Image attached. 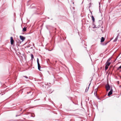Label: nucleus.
Segmentation results:
<instances>
[{"mask_svg":"<svg viewBox=\"0 0 121 121\" xmlns=\"http://www.w3.org/2000/svg\"><path fill=\"white\" fill-rule=\"evenodd\" d=\"M108 68V66H107V65H106L105 68V70H107Z\"/></svg>","mask_w":121,"mask_h":121,"instance_id":"obj_12","label":"nucleus"},{"mask_svg":"<svg viewBox=\"0 0 121 121\" xmlns=\"http://www.w3.org/2000/svg\"><path fill=\"white\" fill-rule=\"evenodd\" d=\"M37 62L38 64L39 63V59L38 58H37Z\"/></svg>","mask_w":121,"mask_h":121,"instance_id":"obj_19","label":"nucleus"},{"mask_svg":"<svg viewBox=\"0 0 121 121\" xmlns=\"http://www.w3.org/2000/svg\"><path fill=\"white\" fill-rule=\"evenodd\" d=\"M26 27H24V28L22 30V31L23 32H24L26 31Z\"/></svg>","mask_w":121,"mask_h":121,"instance_id":"obj_7","label":"nucleus"},{"mask_svg":"<svg viewBox=\"0 0 121 121\" xmlns=\"http://www.w3.org/2000/svg\"><path fill=\"white\" fill-rule=\"evenodd\" d=\"M91 18L93 22H94L95 21V19L94 17L92 15L91 16Z\"/></svg>","mask_w":121,"mask_h":121,"instance_id":"obj_10","label":"nucleus"},{"mask_svg":"<svg viewBox=\"0 0 121 121\" xmlns=\"http://www.w3.org/2000/svg\"><path fill=\"white\" fill-rule=\"evenodd\" d=\"M120 69H121V65L117 68V70H118Z\"/></svg>","mask_w":121,"mask_h":121,"instance_id":"obj_16","label":"nucleus"},{"mask_svg":"<svg viewBox=\"0 0 121 121\" xmlns=\"http://www.w3.org/2000/svg\"><path fill=\"white\" fill-rule=\"evenodd\" d=\"M11 38V43L12 44H13V43L14 42V40L13 39V37H11L10 38Z\"/></svg>","mask_w":121,"mask_h":121,"instance_id":"obj_4","label":"nucleus"},{"mask_svg":"<svg viewBox=\"0 0 121 121\" xmlns=\"http://www.w3.org/2000/svg\"><path fill=\"white\" fill-rule=\"evenodd\" d=\"M110 64L111 63L110 62H106V65L109 66Z\"/></svg>","mask_w":121,"mask_h":121,"instance_id":"obj_9","label":"nucleus"},{"mask_svg":"<svg viewBox=\"0 0 121 121\" xmlns=\"http://www.w3.org/2000/svg\"><path fill=\"white\" fill-rule=\"evenodd\" d=\"M31 57L32 58V60L33 58H34L33 56V54L31 55Z\"/></svg>","mask_w":121,"mask_h":121,"instance_id":"obj_15","label":"nucleus"},{"mask_svg":"<svg viewBox=\"0 0 121 121\" xmlns=\"http://www.w3.org/2000/svg\"><path fill=\"white\" fill-rule=\"evenodd\" d=\"M118 37H117L114 40V42H116V41H117V39H118Z\"/></svg>","mask_w":121,"mask_h":121,"instance_id":"obj_14","label":"nucleus"},{"mask_svg":"<svg viewBox=\"0 0 121 121\" xmlns=\"http://www.w3.org/2000/svg\"><path fill=\"white\" fill-rule=\"evenodd\" d=\"M28 52L29 53L30 52L29 51H28Z\"/></svg>","mask_w":121,"mask_h":121,"instance_id":"obj_21","label":"nucleus"},{"mask_svg":"<svg viewBox=\"0 0 121 121\" xmlns=\"http://www.w3.org/2000/svg\"><path fill=\"white\" fill-rule=\"evenodd\" d=\"M98 89H95V92L97 93V91Z\"/></svg>","mask_w":121,"mask_h":121,"instance_id":"obj_17","label":"nucleus"},{"mask_svg":"<svg viewBox=\"0 0 121 121\" xmlns=\"http://www.w3.org/2000/svg\"><path fill=\"white\" fill-rule=\"evenodd\" d=\"M38 69L39 70H40V68H41V66H40L39 63L38 64Z\"/></svg>","mask_w":121,"mask_h":121,"instance_id":"obj_6","label":"nucleus"},{"mask_svg":"<svg viewBox=\"0 0 121 121\" xmlns=\"http://www.w3.org/2000/svg\"><path fill=\"white\" fill-rule=\"evenodd\" d=\"M105 87L107 91L110 90V87L109 84L106 85Z\"/></svg>","mask_w":121,"mask_h":121,"instance_id":"obj_1","label":"nucleus"},{"mask_svg":"<svg viewBox=\"0 0 121 121\" xmlns=\"http://www.w3.org/2000/svg\"><path fill=\"white\" fill-rule=\"evenodd\" d=\"M94 95L96 96L97 98H98L97 96V93L95 92L94 93Z\"/></svg>","mask_w":121,"mask_h":121,"instance_id":"obj_13","label":"nucleus"},{"mask_svg":"<svg viewBox=\"0 0 121 121\" xmlns=\"http://www.w3.org/2000/svg\"><path fill=\"white\" fill-rule=\"evenodd\" d=\"M24 77H25L26 78H28V77L27 76H24Z\"/></svg>","mask_w":121,"mask_h":121,"instance_id":"obj_20","label":"nucleus"},{"mask_svg":"<svg viewBox=\"0 0 121 121\" xmlns=\"http://www.w3.org/2000/svg\"><path fill=\"white\" fill-rule=\"evenodd\" d=\"M112 89L108 93V96H109L111 95L112 94Z\"/></svg>","mask_w":121,"mask_h":121,"instance_id":"obj_2","label":"nucleus"},{"mask_svg":"<svg viewBox=\"0 0 121 121\" xmlns=\"http://www.w3.org/2000/svg\"><path fill=\"white\" fill-rule=\"evenodd\" d=\"M100 27V25H99L98 26H97L96 25H95V26H93V27L94 28H98Z\"/></svg>","mask_w":121,"mask_h":121,"instance_id":"obj_5","label":"nucleus"},{"mask_svg":"<svg viewBox=\"0 0 121 121\" xmlns=\"http://www.w3.org/2000/svg\"><path fill=\"white\" fill-rule=\"evenodd\" d=\"M104 40V39L103 37H102L101 39V42H103Z\"/></svg>","mask_w":121,"mask_h":121,"instance_id":"obj_8","label":"nucleus"},{"mask_svg":"<svg viewBox=\"0 0 121 121\" xmlns=\"http://www.w3.org/2000/svg\"><path fill=\"white\" fill-rule=\"evenodd\" d=\"M20 39L22 40V41H23L25 39V38L24 37L22 36H20Z\"/></svg>","mask_w":121,"mask_h":121,"instance_id":"obj_3","label":"nucleus"},{"mask_svg":"<svg viewBox=\"0 0 121 121\" xmlns=\"http://www.w3.org/2000/svg\"><path fill=\"white\" fill-rule=\"evenodd\" d=\"M110 59L109 58V59L107 60V62H109L110 61Z\"/></svg>","mask_w":121,"mask_h":121,"instance_id":"obj_18","label":"nucleus"},{"mask_svg":"<svg viewBox=\"0 0 121 121\" xmlns=\"http://www.w3.org/2000/svg\"><path fill=\"white\" fill-rule=\"evenodd\" d=\"M31 116L34 117L35 116V115L34 113H31Z\"/></svg>","mask_w":121,"mask_h":121,"instance_id":"obj_11","label":"nucleus"}]
</instances>
